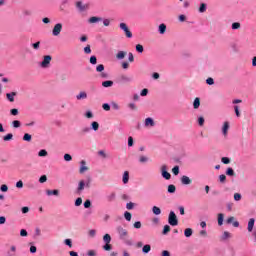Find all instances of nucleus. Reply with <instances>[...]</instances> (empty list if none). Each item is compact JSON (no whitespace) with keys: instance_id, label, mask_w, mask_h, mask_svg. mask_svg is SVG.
I'll use <instances>...</instances> for the list:
<instances>
[{"instance_id":"obj_60","label":"nucleus","mask_w":256,"mask_h":256,"mask_svg":"<svg viewBox=\"0 0 256 256\" xmlns=\"http://www.w3.org/2000/svg\"><path fill=\"white\" fill-rule=\"evenodd\" d=\"M172 173L174 175H179V166H175L173 169H172Z\"/></svg>"},{"instance_id":"obj_8","label":"nucleus","mask_w":256,"mask_h":256,"mask_svg":"<svg viewBox=\"0 0 256 256\" xmlns=\"http://www.w3.org/2000/svg\"><path fill=\"white\" fill-rule=\"evenodd\" d=\"M255 227V218H250L248 221V232L252 233L253 232V228Z\"/></svg>"},{"instance_id":"obj_61","label":"nucleus","mask_w":256,"mask_h":256,"mask_svg":"<svg viewBox=\"0 0 256 256\" xmlns=\"http://www.w3.org/2000/svg\"><path fill=\"white\" fill-rule=\"evenodd\" d=\"M64 160H66V161H73V157L70 154H65L64 155Z\"/></svg>"},{"instance_id":"obj_13","label":"nucleus","mask_w":256,"mask_h":256,"mask_svg":"<svg viewBox=\"0 0 256 256\" xmlns=\"http://www.w3.org/2000/svg\"><path fill=\"white\" fill-rule=\"evenodd\" d=\"M228 131H229V122H224V125L222 127V133L224 137H227Z\"/></svg>"},{"instance_id":"obj_34","label":"nucleus","mask_w":256,"mask_h":256,"mask_svg":"<svg viewBox=\"0 0 256 256\" xmlns=\"http://www.w3.org/2000/svg\"><path fill=\"white\" fill-rule=\"evenodd\" d=\"M142 251L143 253H149V251H151V245L149 244L144 245L142 248Z\"/></svg>"},{"instance_id":"obj_42","label":"nucleus","mask_w":256,"mask_h":256,"mask_svg":"<svg viewBox=\"0 0 256 256\" xmlns=\"http://www.w3.org/2000/svg\"><path fill=\"white\" fill-rule=\"evenodd\" d=\"M136 51H137L138 53H143V51H144L143 45L137 44V45H136Z\"/></svg>"},{"instance_id":"obj_18","label":"nucleus","mask_w":256,"mask_h":256,"mask_svg":"<svg viewBox=\"0 0 256 256\" xmlns=\"http://www.w3.org/2000/svg\"><path fill=\"white\" fill-rule=\"evenodd\" d=\"M165 31H167V25H165V24H160L159 25V33H160V35H165Z\"/></svg>"},{"instance_id":"obj_62","label":"nucleus","mask_w":256,"mask_h":256,"mask_svg":"<svg viewBox=\"0 0 256 256\" xmlns=\"http://www.w3.org/2000/svg\"><path fill=\"white\" fill-rule=\"evenodd\" d=\"M84 207H85V209H89V207H91V200H86L84 202Z\"/></svg>"},{"instance_id":"obj_33","label":"nucleus","mask_w":256,"mask_h":256,"mask_svg":"<svg viewBox=\"0 0 256 256\" xmlns=\"http://www.w3.org/2000/svg\"><path fill=\"white\" fill-rule=\"evenodd\" d=\"M103 241H104V243H111V235L105 234L103 236Z\"/></svg>"},{"instance_id":"obj_32","label":"nucleus","mask_w":256,"mask_h":256,"mask_svg":"<svg viewBox=\"0 0 256 256\" xmlns=\"http://www.w3.org/2000/svg\"><path fill=\"white\" fill-rule=\"evenodd\" d=\"M96 71H97V73H103V71H105V66L103 64H99L96 67Z\"/></svg>"},{"instance_id":"obj_11","label":"nucleus","mask_w":256,"mask_h":256,"mask_svg":"<svg viewBox=\"0 0 256 256\" xmlns=\"http://www.w3.org/2000/svg\"><path fill=\"white\" fill-rule=\"evenodd\" d=\"M145 126L146 127H155V121L153 120V118H146Z\"/></svg>"},{"instance_id":"obj_40","label":"nucleus","mask_w":256,"mask_h":256,"mask_svg":"<svg viewBox=\"0 0 256 256\" xmlns=\"http://www.w3.org/2000/svg\"><path fill=\"white\" fill-rule=\"evenodd\" d=\"M111 107L115 111H119V109H120L119 104H117V102H111Z\"/></svg>"},{"instance_id":"obj_6","label":"nucleus","mask_w":256,"mask_h":256,"mask_svg":"<svg viewBox=\"0 0 256 256\" xmlns=\"http://www.w3.org/2000/svg\"><path fill=\"white\" fill-rule=\"evenodd\" d=\"M161 174L164 179L169 181L171 179V173L167 172V165H162L161 166Z\"/></svg>"},{"instance_id":"obj_31","label":"nucleus","mask_w":256,"mask_h":256,"mask_svg":"<svg viewBox=\"0 0 256 256\" xmlns=\"http://www.w3.org/2000/svg\"><path fill=\"white\" fill-rule=\"evenodd\" d=\"M205 11H207V4L202 3L199 7V12L200 13H205Z\"/></svg>"},{"instance_id":"obj_23","label":"nucleus","mask_w":256,"mask_h":256,"mask_svg":"<svg viewBox=\"0 0 256 256\" xmlns=\"http://www.w3.org/2000/svg\"><path fill=\"white\" fill-rule=\"evenodd\" d=\"M102 87H113V81L111 80H107V81H104L102 82Z\"/></svg>"},{"instance_id":"obj_38","label":"nucleus","mask_w":256,"mask_h":256,"mask_svg":"<svg viewBox=\"0 0 256 256\" xmlns=\"http://www.w3.org/2000/svg\"><path fill=\"white\" fill-rule=\"evenodd\" d=\"M31 139H32V136H31V134H29V133H25L24 134V136H23V141H31Z\"/></svg>"},{"instance_id":"obj_27","label":"nucleus","mask_w":256,"mask_h":256,"mask_svg":"<svg viewBox=\"0 0 256 256\" xmlns=\"http://www.w3.org/2000/svg\"><path fill=\"white\" fill-rule=\"evenodd\" d=\"M152 212L154 215H159L161 213V208L157 207V206H153L152 207Z\"/></svg>"},{"instance_id":"obj_25","label":"nucleus","mask_w":256,"mask_h":256,"mask_svg":"<svg viewBox=\"0 0 256 256\" xmlns=\"http://www.w3.org/2000/svg\"><path fill=\"white\" fill-rule=\"evenodd\" d=\"M46 195L51 196V195H59V190H47Z\"/></svg>"},{"instance_id":"obj_56","label":"nucleus","mask_w":256,"mask_h":256,"mask_svg":"<svg viewBox=\"0 0 256 256\" xmlns=\"http://www.w3.org/2000/svg\"><path fill=\"white\" fill-rule=\"evenodd\" d=\"M133 207H135V204L133 202H129L126 204V209H128L129 211H131V209H133Z\"/></svg>"},{"instance_id":"obj_41","label":"nucleus","mask_w":256,"mask_h":256,"mask_svg":"<svg viewBox=\"0 0 256 256\" xmlns=\"http://www.w3.org/2000/svg\"><path fill=\"white\" fill-rule=\"evenodd\" d=\"M83 204V199L81 197L77 198L75 201V206L80 207Z\"/></svg>"},{"instance_id":"obj_52","label":"nucleus","mask_w":256,"mask_h":256,"mask_svg":"<svg viewBox=\"0 0 256 256\" xmlns=\"http://www.w3.org/2000/svg\"><path fill=\"white\" fill-rule=\"evenodd\" d=\"M102 108L104 109V111H111V106L108 103H104L102 105Z\"/></svg>"},{"instance_id":"obj_20","label":"nucleus","mask_w":256,"mask_h":256,"mask_svg":"<svg viewBox=\"0 0 256 256\" xmlns=\"http://www.w3.org/2000/svg\"><path fill=\"white\" fill-rule=\"evenodd\" d=\"M200 105H201V99L195 98L193 102L194 109H199Z\"/></svg>"},{"instance_id":"obj_45","label":"nucleus","mask_w":256,"mask_h":256,"mask_svg":"<svg viewBox=\"0 0 256 256\" xmlns=\"http://www.w3.org/2000/svg\"><path fill=\"white\" fill-rule=\"evenodd\" d=\"M90 63L91 65H97V56H91Z\"/></svg>"},{"instance_id":"obj_9","label":"nucleus","mask_w":256,"mask_h":256,"mask_svg":"<svg viewBox=\"0 0 256 256\" xmlns=\"http://www.w3.org/2000/svg\"><path fill=\"white\" fill-rule=\"evenodd\" d=\"M181 183H182V185H191V183H193V181L191 180V178L184 175L181 177Z\"/></svg>"},{"instance_id":"obj_48","label":"nucleus","mask_w":256,"mask_h":256,"mask_svg":"<svg viewBox=\"0 0 256 256\" xmlns=\"http://www.w3.org/2000/svg\"><path fill=\"white\" fill-rule=\"evenodd\" d=\"M32 47H33V49H35L37 51L41 47V42L38 41L36 43H33Z\"/></svg>"},{"instance_id":"obj_3","label":"nucleus","mask_w":256,"mask_h":256,"mask_svg":"<svg viewBox=\"0 0 256 256\" xmlns=\"http://www.w3.org/2000/svg\"><path fill=\"white\" fill-rule=\"evenodd\" d=\"M52 60H53V57H51V55L43 56V60L40 63V67H42V69H49V66L51 65Z\"/></svg>"},{"instance_id":"obj_4","label":"nucleus","mask_w":256,"mask_h":256,"mask_svg":"<svg viewBox=\"0 0 256 256\" xmlns=\"http://www.w3.org/2000/svg\"><path fill=\"white\" fill-rule=\"evenodd\" d=\"M61 31H63V24L57 23L52 29V35L54 37H59V35H61Z\"/></svg>"},{"instance_id":"obj_16","label":"nucleus","mask_w":256,"mask_h":256,"mask_svg":"<svg viewBox=\"0 0 256 256\" xmlns=\"http://www.w3.org/2000/svg\"><path fill=\"white\" fill-rule=\"evenodd\" d=\"M76 99L78 101H81V99H87V92L81 91L77 96Z\"/></svg>"},{"instance_id":"obj_39","label":"nucleus","mask_w":256,"mask_h":256,"mask_svg":"<svg viewBox=\"0 0 256 256\" xmlns=\"http://www.w3.org/2000/svg\"><path fill=\"white\" fill-rule=\"evenodd\" d=\"M13 139V134L9 133L3 137V141H11Z\"/></svg>"},{"instance_id":"obj_5","label":"nucleus","mask_w":256,"mask_h":256,"mask_svg":"<svg viewBox=\"0 0 256 256\" xmlns=\"http://www.w3.org/2000/svg\"><path fill=\"white\" fill-rule=\"evenodd\" d=\"M120 29L122 31H124L126 37H128V39H131V37H133V33H131V30H129V27L127 26L126 23H120Z\"/></svg>"},{"instance_id":"obj_59","label":"nucleus","mask_w":256,"mask_h":256,"mask_svg":"<svg viewBox=\"0 0 256 256\" xmlns=\"http://www.w3.org/2000/svg\"><path fill=\"white\" fill-rule=\"evenodd\" d=\"M87 255L88 256H97V251H95V250H88Z\"/></svg>"},{"instance_id":"obj_22","label":"nucleus","mask_w":256,"mask_h":256,"mask_svg":"<svg viewBox=\"0 0 256 256\" xmlns=\"http://www.w3.org/2000/svg\"><path fill=\"white\" fill-rule=\"evenodd\" d=\"M184 235H185V237H191V235H193V229H191V228H186V229L184 230Z\"/></svg>"},{"instance_id":"obj_29","label":"nucleus","mask_w":256,"mask_h":256,"mask_svg":"<svg viewBox=\"0 0 256 256\" xmlns=\"http://www.w3.org/2000/svg\"><path fill=\"white\" fill-rule=\"evenodd\" d=\"M91 127L93 129V131H99V122H92L91 123Z\"/></svg>"},{"instance_id":"obj_47","label":"nucleus","mask_w":256,"mask_h":256,"mask_svg":"<svg viewBox=\"0 0 256 256\" xmlns=\"http://www.w3.org/2000/svg\"><path fill=\"white\" fill-rule=\"evenodd\" d=\"M0 191H2L3 193H7V191H9V187L7 185L3 184L0 187Z\"/></svg>"},{"instance_id":"obj_36","label":"nucleus","mask_w":256,"mask_h":256,"mask_svg":"<svg viewBox=\"0 0 256 256\" xmlns=\"http://www.w3.org/2000/svg\"><path fill=\"white\" fill-rule=\"evenodd\" d=\"M47 155H48V153H47V150H45V149L40 150L38 153L39 157H47Z\"/></svg>"},{"instance_id":"obj_50","label":"nucleus","mask_w":256,"mask_h":256,"mask_svg":"<svg viewBox=\"0 0 256 256\" xmlns=\"http://www.w3.org/2000/svg\"><path fill=\"white\" fill-rule=\"evenodd\" d=\"M219 181L220 183H225V181H227V176H225V174H221L219 176Z\"/></svg>"},{"instance_id":"obj_35","label":"nucleus","mask_w":256,"mask_h":256,"mask_svg":"<svg viewBox=\"0 0 256 256\" xmlns=\"http://www.w3.org/2000/svg\"><path fill=\"white\" fill-rule=\"evenodd\" d=\"M224 215L223 213L218 214V225H223Z\"/></svg>"},{"instance_id":"obj_55","label":"nucleus","mask_w":256,"mask_h":256,"mask_svg":"<svg viewBox=\"0 0 256 256\" xmlns=\"http://www.w3.org/2000/svg\"><path fill=\"white\" fill-rule=\"evenodd\" d=\"M39 183H47V176L46 175H42L39 178Z\"/></svg>"},{"instance_id":"obj_10","label":"nucleus","mask_w":256,"mask_h":256,"mask_svg":"<svg viewBox=\"0 0 256 256\" xmlns=\"http://www.w3.org/2000/svg\"><path fill=\"white\" fill-rule=\"evenodd\" d=\"M116 197H117V194L115 192H111L106 196V200L108 201V203H112V201H114Z\"/></svg>"},{"instance_id":"obj_2","label":"nucleus","mask_w":256,"mask_h":256,"mask_svg":"<svg viewBox=\"0 0 256 256\" xmlns=\"http://www.w3.org/2000/svg\"><path fill=\"white\" fill-rule=\"evenodd\" d=\"M168 223L172 227H177V225H179V220L177 219V214H175L174 211H170L169 216H168Z\"/></svg>"},{"instance_id":"obj_14","label":"nucleus","mask_w":256,"mask_h":256,"mask_svg":"<svg viewBox=\"0 0 256 256\" xmlns=\"http://www.w3.org/2000/svg\"><path fill=\"white\" fill-rule=\"evenodd\" d=\"M84 189H85V181L80 180L79 183H78L77 192L81 193V191H83Z\"/></svg>"},{"instance_id":"obj_54","label":"nucleus","mask_w":256,"mask_h":256,"mask_svg":"<svg viewBox=\"0 0 256 256\" xmlns=\"http://www.w3.org/2000/svg\"><path fill=\"white\" fill-rule=\"evenodd\" d=\"M124 217H125L126 221H131L132 215H131L130 212H125V213H124Z\"/></svg>"},{"instance_id":"obj_1","label":"nucleus","mask_w":256,"mask_h":256,"mask_svg":"<svg viewBox=\"0 0 256 256\" xmlns=\"http://www.w3.org/2000/svg\"><path fill=\"white\" fill-rule=\"evenodd\" d=\"M116 231L121 241H124L126 245H131V240H127V238L129 237V232L127 231V229L123 228L122 226H118L116 228Z\"/></svg>"},{"instance_id":"obj_44","label":"nucleus","mask_w":256,"mask_h":256,"mask_svg":"<svg viewBox=\"0 0 256 256\" xmlns=\"http://www.w3.org/2000/svg\"><path fill=\"white\" fill-rule=\"evenodd\" d=\"M103 249H104V251H111V249H113V247L111 246L110 243H106V244L103 246Z\"/></svg>"},{"instance_id":"obj_53","label":"nucleus","mask_w":256,"mask_h":256,"mask_svg":"<svg viewBox=\"0 0 256 256\" xmlns=\"http://www.w3.org/2000/svg\"><path fill=\"white\" fill-rule=\"evenodd\" d=\"M84 53H86V55L91 54V45H87V46L84 48Z\"/></svg>"},{"instance_id":"obj_17","label":"nucleus","mask_w":256,"mask_h":256,"mask_svg":"<svg viewBox=\"0 0 256 256\" xmlns=\"http://www.w3.org/2000/svg\"><path fill=\"white\" fill-rule=\"evenodd\" d=\"M122 181H123L124 185H127V183H129V171L124 172Z\"/></svg>"},{"instance_id":"obj_24","label":"nucleus","mask_w":256,"mask_h":256,"mask_svg":"<svg viewBox=\"0 0 256 256\" xmlns=\"http://www.w3.org/2000/svg\"><path fill=\"white\" fill-rule=\"evenodd\" d=\"M12 127H14V129H19V127H21V121L19 120L12 121Z\"/></svg>"},{"instance_id":"obj_46","label":"nucleus","mask_w":256,"mask_h":256,"mask_svg":"<svg viewBox=\"0 0 256 256\" xmlns=\"http://www.w3.org/2000/svg\"><path fill=\"white\" fill-rule=\"evenodd\" d=\"M221 161L224 163V165H229V163H231V159L227 157H222Z\"/></svg>"},{"instance_id":"obj_19","label":"nucleus","mask_w":256,"mask_h":256,"mask_svg":"<svg viewBox=\"0 0 256 256\" xmlns=\"http://www.w3.org/2000/svg\"><path fill=\"white\" fill-rule=\"evenodd\" d=\"M16 251H17V247L11 246L10 251L7 252V256H15Z\"/></svg>"},{"instance_id":"obj_30","label":"nucleus","mask_w":256,"mask_h":256,"mask_svg":"<svg viewBox=\"0 0 256 256\" xmlns=\"http://www.w3.org/2000/svg\"><path fill=\"white\" fill-rule=\"evenodd\" d=\"M171 231V226L169 225H165L162 231L163 235H167V233H169Z\"/></svg>"},{"instance_id":"obj_37","label":"nucleus","mask_w":256,"mask_h":256,"mask_svg":"<svg viewBox=\"0 0 256 256\" xmlns=\"http://www.w3.org/2000/svg\"><path fill=\"white\" fill-rule=\"evenodd\" d=\"M121 81H124L125 83H129V81H131V78L127 75H122L120 77Z\"/></svg>"},{"instance_id":"obj_58","label":"nucleus","mask_w":256,"mask_h":256,"mask_svg":"<svg viewBox=\"0 0 256 256\" xmlns=\"http://www.w3.org/2000/svg\"><path fill=\"white\" fill-rule=\"evenodd\" d=\"M64 243H65V245H67L70 248L73 247V242L71 241V239L64 240Z\"/></svg>"},{"instance_id":"obj_7","label":"nucleus","mask_w":256,"mask_h":256,"mask_svg":"<svg viewBox=\"0 0 256 256\" xmlns=\"http://www.w3.org/2000/svg\"><path fill=\"white\" fill-rule=\"evenodd\" d=\"M80 164H81V167H80V169H79V173H80L81 175H83V173H85V171H89V167L86 166V165H87V162H85V160H82V161L80 162Z\"/></svg>"},{"instance_id":"obj_28","label":"nucleus","mask_w":256,"mask_h":256,"mask_svg":"<svg viewBox=\"0 0 256 256\" xmlns=\"http://www.w3.org/2000/svg\"><path fill=\"white\" fill-rule=\"evenodd\" d=\"M175 191H177V187H175L173 184H170L168 186V193H175Z\"/></svg>"},{"instance_id":"obj_12","label":"nucleus","mask_w":256,"mask_h":256,"mask_svg":"<svg viewBox=\"0 0 256 256\" xmlns=\"http://www.w3.org/2000/svg\"><path fill=\"white\" fill-rule=\"evenodd\" d=\"M15 96H17V92H11L6 94V97L8 101H10V103H13V101H15Z\"/></svg>"},{"instance_id":"obj_63","label":"nucleus","mask_w":256,"mask_h":256,"mask_svg":"<svg viewBox=\"0 0 256 256\" xmlns=\"http://www.w3.org/2000/svg\"><path fill=\"white\" fill-rule=\"evenodd\" d=\"M234 200L235 201H241V194L240 193H235L234 194Z\"/></svg>"},{"instance_id":"obj_51","label":"nucleus","mask_w":256,"mask_h":256,"mask_svg":"<svg viewBox=\"0 0 256 256\" xmlns=\"http://www.w3.org/2000/svg\"><path fill=\"white\" fill-rule=\"evenodd\" d=\"M232 29H241V23L239 22H234L232 24Z\"/></svg>"},{"instance_id":"obj_43","label":"nucleus","mask_w":256,"mask_h":256,"mask_svg":"<svg viewBox=\"0 0 256 256\" xmlns=\"http://www.w3.org/2000/svg\"><path fill=\"white\" fill-rule=\"evenodd\" d=\"M76 7L80 9V11H85V7L83 6V2H77Z\"/></svg>"},{"instance_id":"obj_15","label":"nucleus","mask_w":256,"mask_h":256,"mask_svg":"<svg viewBox=\"0 0 256 256\" xmlns=\"http://www.w3.org/2000/svg\"><path fill=\"white\" fill-rule=\"evenodd\" d=\"M125 57H127V52H125V51H119L116 54V59H118V60L125 59Z\"/></svg>"},{"instance_id":"obj_57","label":"nucleus","mask_w":256,"mask_h":256,"mask_svg":"<svg viewBox=\"0 0 256 256\" xmlns=\"http://www.w3.org/2000/svg\"><path fill=\"white\" fill-rule=\"evenodd\" d=\"M11 115L17 116L19 115V110L17 108H13L10 110Z\"/></svg>"},{"instance_id":"obj_21","label":"nucleus","mask_w":256,"mask_h":256,"mask_svg":"<svg viewBox=\"0 0 256 256\" xmlns=\"http://www.w3.org/2000/svg\"><path fill=\"white\" fill-rule=\"evenodd\" d=\"M98 21H103L101 17L93 16L89 19V23H98Z\"/></svg>"},{"instance_id":"obj_64","label":"nucleus","mask_w":256,"mask_h":256,"mask_svg":"<svg viewBox=\"0 0 256 256\" xmlns=\"http://www.w3.org/2000/svg\"><path fill=\"white\" fill-rule=\"evenodd\" d=\"M122 68L123 69H129V63L128 62H122Z\"/></svg>"},{"instance_id":"obj_49","label":"nucleus","mask_w":256,"mask_h":256,"mask_svg":"<svg viewBox=\"0 0 256 256\" xmlns=\"http://www.w3.org/2000/svg\"><path fill=\"white\" fill-rule=\"evenodd\" d=\"M139 161L140 163H147V161H149V158L147 156H140Z\"/></svg>"},{"instance_id":"obj_26","label":"nucleus","mask_w":256,"mask_h":256,"mask_svg":"<svg viewBox=\"0 0 256 256\" xmlns=\"http://www.w3.org/2000/svg\"><path fill=\"white\" fill-rule=\"evenodd\" d=\"M226 175H228L229 177H235V170H233V168H228L226 171Z\"/></svg>"}]
</instances>
